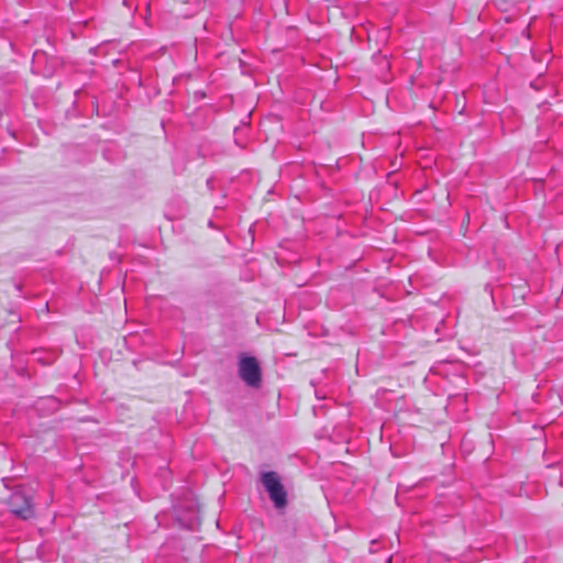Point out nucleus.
<instances>
[{
  "instance_id": "nucleus-1",
  "label": "nucleus",
  "mask_w": 563,
  "mask_h": 563,
  "mask_svg": "<svg viewBox=\"0 0 563 563\" xmlns=\"http://www.w3.org/2000/svg\"><path fill=\"white\" fill-rule=\"evenodd\" d=\"M261 482L276 509H283L287 505V493L280 477L274 471L264 472Z\"/></svg>"
},
{
  "instance_id": "nucleus-2",
  "label": "nucleus",
  "mask_w": 563,
  "mask_h": 563,
  "mask_svg": "<svg viewBox=\"0 0 563 563\" xmlns=\"http://www.w3.org/2000/svg\"><path fill=\"white\" fill-rule=\"evenodd\" d=\"M8 506L14 516L23 520L31 519L35 515L32 497L21 489H15L10 495Z\"/></svg>"
},
{
  "instance_id": "nucleus-3",
  "label": "nucleus",
  "mask_w": 563,
  "mask_h": 563,
  "mask_svg": "<svg viewBox=\"0 0 563 563\" xmlns=\"http://www.w3.org/2000/svg\"><path fill=\"white\" fill-rule=\"evenodd\" d=\"M239 375L250 387H258L262 382V371L254 356H242L239 362Z\"/></svg>"
},
{
  "instance_id": "nucleus-4",
  "label": "nucleus",
  "mask_w": 563,
  "mask_h": 563,
  "mask_svg": "<svg viewBox=\"0 0 563 563\" xmlns=\"http://www.w3.org/2000/svg\"><path fill=\"white\" fill-rule=\"evenodd\" d=\"M498 5L503 7L504 4H507L509 2V0H495Z\"/></svg>"
},
{
  "instance_id": "nucleus-5",
  "label": "nucleus",
  "mask_w": 563,
  "mask_h": 563,
  "mask_svg": "<svg viewBox=\"0 0 563 563\" xmlns=\"http://www.w3.org/2000/svg\"><path fill=\"white\" fill-rule=\"evenodd\" d=\"M386 563H391V559L389 558V559L386 561Z\"/></svg>"
},
{
  "instance_id": "nucleus-6",
  "label": "nucleus",
  "mask_w": 563,
  "mask_h": 563,
  "mask_svg": "<svg viewBox=\"0 0 563 563\" xmlns=\"http://www.w3.org/2000/svg\"><path fill=\"white\" fill-rule=\"evenodd\" d=\"M123 3H124L125 5H128V1H126V0H123Z\"/></svg>"
}]
</instances>
